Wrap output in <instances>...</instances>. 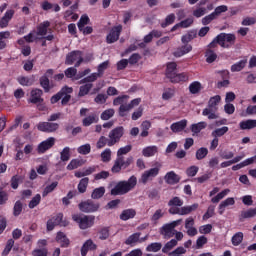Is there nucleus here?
<instances>
[{
  "label": "nucleus",
  "mask_w": 256,
  "mask_h": 256,
  "mask_svg": "<svg viewBox=\"0 0 256 256\" xmlns=\"http://www.w3.org/2000/svg\"><path fill=\"white\" fill-rule=\"evenodd\" d=\"M183 203V199L179 196H174L168 201V207H170L168 213H170V215H190V213L199 209V204L197 203L190 206H183Z\"/></svg>",
  "instance_id": "f257e3e1"
},
{
  "label": "nucleus",
  "mask_w": 256,
  "mask_h": 256,
  "mask_svg": "<svg viewBox=\"0 0 256 256\" xmlns=\"http://www.w3.org/2000/svg\"><path fill=\"white\" fill-rule=\"evenodd\" d=\"M137 186V177L131 176L128 180L119 181L110 191V195H127L129 191H133Z\"/></svg>",
  "instance_id": "f03ea898"
},
{
  "label": "nucleus",
  "mask_w": 256,
  "mask_h": 256,
  "mask_svg": "<svg viewBox=\"0 0 256 256\" xmlns=\"http://www.w3.org/2000/svg\"><path fill=\"white\" fill-rule=\"evenodd\" d=\"M219 103H221V96L216 95L209 99L208 106L202 111L203 117H208L210 121L219 119Z\"/></svg>",
  "instance_id": "7ed1b4c3"
},
{
  "label": "nucleus",
  "mask_w": 256,
  "mask_h": 256,
  "mask_svg": "<svg viewBox=\"0 0 256 256\" xmlns=\"http://www.w3.org/2000/svg\"><path fill=\"white\" fill-rule=\"evenodd\" d=\"M166 77L171 83H185L188 77L185 73L177 74V63L169 62L166 66Z\"/></svg>",
  "instance_id": "20e7f679"
},
{
  "label": "nucleus",
  "mask_w": 256,
  "mask_h": 256,
  "mask_svg": "<svg viewBox=\"0 0 256 256\" xmlns=\"http://www.w3.org/2000/svg\"><path fill=\"white\" fill-rule=\"evenodd\" d=\"M78 209L81 213H97L101 209V204L93 199H87L78 204Z\"/></svg>",
  "instance_id": "39448f33"
},
{
  "label": "nucleus",
  "mask_w": 256,
  "mask_h": 256,
  "mask_svg": "<svg viewBox=\"0 0 256 256\" xmlns=\"http://www.w3.org/2000/svg\"><path fill=\"white\" fill-rule=\"evenodd\" d=\"M133 163V156H129L125 160V156H117L114 165L111 168L113 173H121L122 169H127Z\"/></svg>",
  "instance_id": "423d86ee"
},
{
  "label": "nucleus",
  "mask_w": 256,
  "mask_h": 256,
  "mask_svg": "<svg viewBox=\"0 0 256 256\" xmlns=\"http://www.w3.org/2000/svg\"><path fill=\"white\" fill-rule=\"evenodd\" d=\"M123 135H125V128L123 126H118L112 129L108 135V147H113V145H117V143L121 141V137H123Z\"/></svg>",
  "instance_id": "0eeeda50"
},
{
  "label": "nucleus",
  "mask_w": 256,
  "mask_h": 256,
  "mask_svg": "<svg viewBox=\"0 0 256 256\" xmlns=\"http://www.w3.org/2000/svg\"><path fill=\"white\" fill-rule=\"evenodd\" d=\"M161 163L156 162L154 168H150L149 170L144 171L141 176V181L144 185H146L149 181H153L157 175H159V171H161Z\"/></svg>",
  "instance_id": "6e6552de"
},
{
  "label": "nucleus",
  "mask_w": 256,
  "mask_h": 256,
  "mask_svg": "<svg viewBox=\"0 0 256 256\" xmlns=\"http://www.w3.org/2000/svg\"><path fill=\"white\" fill-rule=\"evenodd\" d=\"M218 41L221 43V47L223 49H229L231 45H235L237 37L235 36V34L231 33H220L218 34Z\"/></svg>",
  "instance_id": "1a4fd4ad"
},
{
  "label": "nucleus",
  "mask_w": 256,
  "mask_h": 256,
  "mask_svg": "<svg viewBox=\"0 0 256 256\" xmlns=\"http://www.w3.org/2000/svg\"><path fill=\"white\" fill-rule=\"evenodd\" d=\"M55 71L53 69H48L46 73L40 77L39 83L40 87L44 89V93H49L51 89H53V85H51V81H49V77H53Z\"/></svg>",
  "instance_id": "9d476101"
},
{
  "label": "nucleus",
  "mask_w": 256,
  "mask_h": 256,
  "mask_svg": "<svg viewBox=\"0 0 256 256\" xmlns=\"http://www.w3.org/2000/svg\"><path fill=\"white\" fill-rule=\"evenodd\" d=\"M72 219L78 225H94L95 224V216L93 215L73 214Z\"/></svg>",
  "instance_id": "9b49d317"
},
{
  "label": "nucleus",
  "mask_w": 256,
  "mask_h": 256,
  "mask_svg": "<svg viewBox=\"0 0 256 256\" xmlns=\"http://www.w3.org/2000/svg\"><path fill=\"white\" fill-rule=\"evenodd\" d=\"M38 131H41L42 133H55L59 129V123L55 122H39L36 125Z\"/></svg>",
  "instance_id": "f8f14e48"
},
{
  "label": "nucleus",
  "mask_w": 256,
  "mask_h": 256,
  "mask_svg": "<svg viewBox=\"0 0 256 256\" xmlns=\"http://www.w3.org/2000/svg\"><path fill=\"white\" fill-rule=\"evenodd\" d=\"M121 31H123V26L121 24L113 26L110 29L109 34L106 36V42L108 44H111L116 43V41H119V37H121Z\"/></svg>",
  "instance_id": "ddd939ff"
},
{
  "label": "nucleus",
  "mask_w": 256,
  "mask_h": 256,
  "mask_svg": "<svg viewBox=\"0 0 256 256\" xmlns=\"http://www.w3.org/2000/svg\"><path fill=\"white\" fill-rule=\"evenodd\" d=\"M54 146H55V138L49 137L48 139L38 144L37 153L39 155H43V153H47V151H49V149H52V147Z\"/></svg>",
  "instance_id": "4468645a"
},
{
  "label": "nucleus",
  "mask_w": 256,
  "mask_h": 256,
  "mask_svg": "<svg viewBox=\"0 0 256 256\" xmlns=\"http://www.w3.org/2000/svg\"><path fill=\"white\" fill-rule=\"evenodd\" d=\"M28 101L33 105H37L38 103H43V101H45L43 99V90L39 88L32 89L30 92V99Z\"/></svg>",
  "instance_id": "2eb2a0df"
},
{
  "label": "nucleus",
  "mask_w": 256,
  "mask_h": 256,
  "mask_svg": "<svg viewBox=\"0 0 256 256\" xmlns=\"http://www.w3.org/2000/svg\"><path fill=\"white\" fill-rule=\"evenodd\" d=\"M68 93H73V88L69 86H64L58 93L51 97L50 103L52 105H55V103H59V101H61V99H63V97H65V95H67Z\"/></svg>",
  "instance_id": "dca6fc26"
},
{
  "label": "nucleus",
  "mask_w": 256,
  "mask_h": 256,
  "mask_svg": "<svg viewBox=\"0 0 256 256\" xmlns=\"http://www.w3.org/2000/svg\"><path fill=\"white\" fill-rule=\"evenodd\" d=\"M82 57H83V52L81 50L71 51L66 55L65 64L73 65V63H75V61H78Z\"/></svg>",
  "instance_id": "f3484780"
},
{
  "label": "nucleus",
  "mask_w": 256,
  "mask_h": 256,
  "mask_svg": "<svg viewBox=\"0 0 256 256\" xmlns=\"http://www.w3.org/2000/svg\"><path fill=\"white\" fill-rule=\"evenodd\" d=\"M175 227H177V225H164L160 228V233L163 235L164 239H171V237H175Z\"/></svg>",
  "instance_id": "a211bd4d"
},
{
  "label": "nucleus",
  "mask_w": 256,
  "mask_h": 256,
  "mask_svg": "<svg viewBox=\"0 0 256 256\" xmlns=\"http://www.w3.org/2000/svg\"><path fill=\"white\" fill-rule=\"evenodd\" d=\"M164 180L167 185H177L181 181V176L175 173V171H170L165 174Z\"/></svg>",
  "instance_id": "6ab92c4d"
},
{
  "label": "nucleus",
  "mask_w": 256,
  "mask_h": 256,
  "mask_svg": "<svg viewBox=\"0 0 256 256\" xmlns=\"http://www.w3.org/2000/svg\"><path fill=\"white\" fill-rule=\"evenodd\" d=\"M193 51V46L188 43H183V45L176 49L173 52L174 57H183V55H187V53H191Z\"/></svg>",
  "instance_id": "aec40b11"
},
{
  "label": "nucleus",
  "mask_w": 256,
  "mask_h": 256,
  "mask_svg": "<svg viewBox=\"0 0 256 256\" xmlns=\"http://www.w3.org/2000/svg\"><path fill=\"white\" fill-rule=\"evenodd\" d=\"M187 119H182L178 122H174L170 125V129L173 133H181L187 129Z\"/></svg>",
  "instance_id": "412c9836"
},
{
  "label": "nucleus",
  "mask_w": 256,
  "mask_h": 256,
  "mask_svg": "<svg viewBox=\"0 0 256 256\" xmlns=\"http://www.w3.org/2000/svg\"><path fill=\"white\" fill-rule=\"evenodd\" d=\"M50 27H51V22H49L48 20L40 23L36 28L37 29L36 35L40 37H45V35L49 33Z\"/></svg>",
  "instance_id": "4be33fe9"
},
{
  "label": "nucleus",
  "mask_w": 256,
  "mask_h": 256,
  "mask_svg": "<svg viewBox=\"0 0 256 256\" xmlns=\"http://www.w3.org/2000/svg\"><path fill=\"white\" fill-rule=\"evenodd\" d=\"M97 249V244L93 243V240L88 239L81 247V256H87L89 251H95Z\"/></svg>",
  "instance_id": "5701e85b"
},
{
  "label": "nucleus",
  "mask_w": 256,
  "mask_h": 256,
  "mask_svg": "<svg viewBox=\"0 0 256 256\" xmlns=\"http://www.w3.org/2000/svg\"><path fill=\"white\" fill-rule=\"evenodd\" d=\"M67 225V223L63 220V213H58L52 216L46 225Z\"/></svg>",
  "instance_id": "b1692460"
},
{
  "label": "nucleus",
  "mask_w": 256,
  "mask_h": 256,
  "mask_svg": "<svg viewBox=\"0 0 256 256\" xmlns=\"http://www.w3.org/2000/svg\"><path fill=\"white\" fill-rule=\"evenodd\" d=\"M239 127L242 131H247L256 128V120L248 119L239 123Z\"/></svg>",
  "instance_id": "393cba45"
},
{
  "label": "nucleus",
  "mask_w": 256,
  "mask_h": 256,
  "mask_svg": "<svg viewBox=\"0 0 256 256\" xmlns=\"http://www.w3.org/2000/svg\"><path fill=\"white\" fill-rule=\"evenodd\" d=\"M157 153H159V148L157 146H148L142 150L143 157H155Z\"/></svg>",
  "instance_id": "a878e982"
},
{
  "label": "nucleus",
  "mask_w": 256,
  "mask_h": 256,
  "mask_svg": "<svg viewBox=\"0 0 256 256\" xmlns=\"http://www.w3.org/2000/svg\"><path fill=\"white\" fill-rule=\"evenodd\" d=\"M84 163L85 162L82 159L74 158L67 165L66 169H67V171H73L75 169H79V167H83Z\"/></svg>",
  "instance_id": "bb28decb"
},
{
  "label": "nucleus",
  "mask_w": 256,
  "mask_h": 256,
  "mask_svg": "<svg viewBox=\"0 0 256 256\" xmlns=\"http://www.w3.org/2000/svg\"><path fill=\"white\" fill-rule=\"evenodd\" d=\"M57 243L60 244L61 247L67 248L69 247V238L63 232H58L56 236Z\"/></svg>",
  "instance_id": "cd10ccee"
},
{
  "label": "nucleus",
  "mask_w": 256,
  "mask_h": 256,
  "mask_svg": "<svg viewBox=\"0 0 256 256\" xmlns=\"http://www.w3.org/2000/svg\"><path fill=\"white\" fill-rule=\"evenodd\" d=\"M137 215V212L135 209H126L123 210L122 213L120 214V219L122 221H129V219H133Z\"/></svg>",
  "instance_id": "c85d7f7f"
},
{
  "label": "nucleus",
  "mask_w": 256,
  "mask_h": 256,
  "mask_svg": "<svg viewBox=\"0 0 256 256\" xmlns=\"http://www.w3.org/2000/svg\"><path fill=\"white\" fill-rule=\"evenodd\" d=\"M230 205H235V198L229 197L226 200L222 201L219 204V213L220 215H223L225 213V208L229 207Z\"/></svg>",
  "instance_id": "c756f323"
},
{
  "label": "nucleus",
  "mask_w": 256,
  "mask_h": 256,
  "mask_svg": "<svg viewBox=\"0 0 256 256\" xmlns=\"http://www.w3.org/2000/svg\"><path fill=\"white\" fill-rule=\"evenodd\" d=\"M193 39H197V30H190L188 31L187 34L183 35L181 37V41L182 43H191V41H193Z\"/></svg>",
  "instance_id": "7c9ffc66"
},
{
  "label": "nucleus",
  "mask_w": 256,
  "mask_h": 256,
  "mask_svg": "<svg viewBox=\"0 0 256 256\" xmlns=\"http://www.w3.org/2000/svg\"><path fill=\"white\" fill-rule=\"evenodd\" d=\"M11 37V32L9 31H2L0 32V51L7 47V39Z\"/></svg>",
  "instance_id": "2f4dec72"
},
{
  "label": "nucleus",
  "mask_w": 256,
  "mask_h": 256,
  "mask_svg": "<svg viewBox=\"0 0 256 256\" xmlns=\"http://www.w3.org/2000/svg\"><path fill=\"white\" fill-rule=\"evenodd\" d=\"M141 237V233L136 232L132 235H130L126 241H125V245H130V247H135L136 243H139V239Z\"/></svg>",
  "instance_id": "473e14b6"
},
{
  "label": "nucleus",
  "mask_w": 256,
  "mask_h": 256,
  "mask_svg": "<svg viewBox=\"0 0 256 256\" xmlns=\"http://www.w3.org/2000/svg\"><path fill=\"white\" fill-rule=\"evenodd\" d=\"M87 187H89V177H84L82 178L77 186L78 193H86L87 192Z\"/></svg>",
  "instance_id": "72a5a7b5"
},
{
  "label": "nucleus",
  "mask_w": 256,
  "mask_h": 256,
  "mask_svg": "<svg viewBox=\"0 0 256 256\" xmlns=\"http://www.w3.org/2000/svg\"><path fill=\"white\" fill-rule=\"evenodd\" d=\"M246 66H247V59L240 60L231 66V72L237 73L239 71H243V69H245Z\"/></svg>",
  "instance_id": "f704fd0d"
},
{
  "label": "nucleus",
  "mask_w": 256,
  "mask_h": 256,
  "mask_svg": "<svg viewBox=\"0 0 256 256\" xmlns=\"http://www.w3.org/2000/svg\"><path fill=\"white\" fill-rule=\"evenodd\" d=\"M43 11H50V9H54L55 13H59L61 11V6L59 4H51L49 1H44L42 3Z\"/></svg>",
  "instance_id": "c9c22d12"
},
{
  "label": "nucleus",
  "mask_w": 256,
  "mask_h": 256,
  "mask_svg": "<svg viewBox=\"0 0 256 256\" xmlns=\"http://www.w3.org/2000/svg\"><path fill=\"white\" fill-rule=\"evenodd\" d=\"M93 89V83H87L79 88L78 97H85V95H89V91Z\"/></svg>",
  "instance_id": "e433bc0d"
},
{
  "label": "nucleus",
  "mask_w": 256,
  "mask_h": 256,
  "mask_svg": "<svg viewBox=\"0 0 256 256\" xmlns=\"http://www.w3.org/2000/svg\"><path fill=\"white\" fill-rule=\"evenodd\" d=\"M206 127H207L206 122H199V123H196V124H192L190 126V130L192 131V133L197 135L198 133H201V131H203V129H205Z\"/></svg>",
  "instance_id": "4c0bfd02"
},
{
  "label": "nucleus",
  "mask_w": 256,
  "mask_h": 256,
  "mask_svg": "<svg viewBox=\"0 0 256 256\" xmlns=\"http://www.w3.org/2000/svg\"><path fill=\"white\" fill-rule=\"evenodd\" d=\"M175 97V87L165 88L162 93L163 101H169V99H173Z\"/></svg>",
  "instance_id": "58836bf2"
},
{
  "label": "nucleus",
  "mask_w": 256,
  "mask_h": 256,
  "mask_svg": "<svg viewBox=\"0 0 256 256\" xmlns=\"http://www.w3.org/2000/svg\"><path fill=\"white\" fill-rule=\"evenodd\" d=\"M71 159V148L68 146L64 147L63 150L60 152V160L63 163H67Z\"/></svg>",
  "instance_id": "ea45409f"
},
{
  "label": "nucleus",
  "mask_w": 256,
  "mask_h": 256,
  "mask_svg": "<svg viewBox=\"0 0 256 256\" xmlns=\"http://www.w3.org/2000/svg\"><path fill=\"white\" fill-rule=\"evenodd\" d=\"M202 89L201 82L194 81L189 85V92L191 95H197V93H200Z\"/></svg>",
  "instance_id": "a19ab883"
},
{
  "label": "nucleus",
  "mask_w": 256,
  "mask_h": 256,
  "mask_svg": "<svg viewBox=\"0 0 256 256\" xmlns=\"http://www.w3.org/2000/svg\"><path fill=\"white\" fill-rule=\"evenodd\" d=\"M58 185H59V182L57 181H54L51 184L47 185L42 192V197H47L49 193H53V191L57 189Z\"/></svg>",
  "instance_id": "79ce46f5"
},
{
  "label": "nucleus",
  "mask_w": 256,
  "mask_h": 256,
  "mask_svg": "<svg viewBox=\"0 0 256 256\" xmlns=\"http://www.w3.org/2000/svg\"><path fill=\"white\" fill-rule=\"evenodd\" d=\"M17 81L19 85H22L23 87H31V85H33V78L27 76H20L17 78Z\"/></svg>",
  "instance_id": "37998d69"
},
{
  "label": "nucleus",
  "mask_w": 256,
  "mask_h": 256,
  "mask_svg": "<svg viewBox=\"0 0 256 256\" xmlns=\"http://www.w3.org/2000/svg\"><path fill=\"white\" fill-rule=\"evenodd\" d=\"M103 195H105V187L100 186L92 191L91 199H101Z\"/></svg>",
  "instance_id": "c03bdc74"
},
{
  "label": "nucleus",
  "mask_w": 256,
  "mask_h": 256,
  "mask_svg": "<svg viewBox=\"0 0 256 256\" xmlns=\"http://www.w3.org/2000/svg\"><path fill=\"white\" fill-rule=\"evenodd\" d=\"M256 215V208H250L240 213V219H251Z\"/></svg>",
  "instance_id": "a18cd8bd"
},
{
  "label": "nucleus",
  "mask_w": 256,
  "mask_h": 256,
  "mask_svg": "<svg viewBox=\"0 0 256 256\" xmlns=\"http://www.w3.org/2000/svg\"><path fill=\"white\" fill-rule=\"evenodd\" d=\"M207 155H209V149H207L206 147H201L196 151L197 161H203V159H205Z\"/></svg>",
  "instance_id": "49530a36"
},
{
  "label": "nucleus",
  "mask_w": 256,
  "mask_h": 256,
  "mask_svg": "<svg viewBox=\"0 0 256 256\" xmlns=\"http://www.w3.org/2000/svg\"><path fill=\"white\" fill-rule=\"evenodd\" d=\"M231 193V190L229 189H224L223 191L219 192L215 197L211 199L212 203H219L221 199H224V197H227Z\"/></svg>",
  "instance_id": "de8ad7c7"
},
{
  "label": "nucleus",
  "mask_w": 256,
  "mask_h": 256,
  "mask_svg": "<svg viewBox=\"0 0 256 256\" xmlns=\"http://www.w3.org/2000/svg\"><path fill=\"white\" fill-rule=\"evenodd\" d=\"M23 213V202L21 200H17L13 207V215L14 217H19Z\"/></svg>",
  "instance_id": "09e8293b"
},
{
  "label": "nucleus",
  "mask_w": 256,
  "mask_h": 256,
  "mask_svg": "<svg viewBox=\"0 0 256 256\" xmlns=\"http://www.w3.org/2000/svg\"><path fill=\"white\" fill-rule=\"evenodd\" d=\"M228 131H229V127L227 126L217 128L214 131H212V137H215L216 139H218V137H223V135H225V133H227Z\"/></svg>",
  "instance_id": "8fccbe9b"
},
{
  "label": "nucleus",
  "mask_w": 256,
  "mask_h": 256,
  "mask_svg": "<svg viewBox=\"0 0 256 256\" xmlns=\"http://www.w3.org/2000/svg\"><path fill=\"white\" fill-rule=\"evenodd\" d=\"M99 119L95 115H90L83 119L82 125L84 127H89L90 125H93V123H97Z\"/></svg>",
  "instance_id": "3c124183"
},
{
  "label": "nucleus",
  "mask_w": 256,
  "mask_h": 256,
  "mask_svg": "<svg viewBox=\"0 0 256 256\" xmlns=\"http://www.w3.org/2000/svg\"><path fill=\"white\" fill-rule=\"evenodd\" d=\"M205 57L207 63H215L217 61V53L211 49L206 50Z\"/></svg>",
  "instance_id": "603ef678"
},
{
  "label": "nucleus",
  "mask_w": 256,
  "mask_h": 256,
  "mask_svg": "<svg viewBox=\"0 0 256 256\" xmlns=\"http://www.w3.org/2000/svg\"><path fill=\"white\" fill-rule=\"evenodd\" d=\"M89 21L90 19L89 16H87V14L82 15L77 23L79 31H83L85 25H89Z\"/></svg>",
  "instance_id": "864d4df0"
},
{
  "label": "nucleus",
  "mask_w": 256,
  "mask_h": 256,
  "mask_svg": "<svg viewBox=\"0 0 256 256\" xmlns=\"http://www.w3.org/2000/svg\"><path fill=\"white\" fill-rule=\"evenodd\" d=\"M175 23V15L173 13L166 16L165 21L161 23L162 29L169 27V25H173Z\"/></svg>",
  "instance_id": "5fc2aeb1"
},
{
  "label": "nucleus",
  "mask_w": 256,
  "mask_h": 256,
  "mask_svg": "<svg viewBox=\"0 0 256 256\" xmlns=\"http://www.w3.org/2000/svg\"><path fill=\"white\" fill-rule=\"evenodd\" d=\"M241 243H243V233L238 232L232 237V245H234V247H238Z\"/></svg>",
  "instance_id": "6e6d98bb"
},
{
  "label": "nucleus",
  "mask_w": 256,
  "mask_h": 256,
  "mask_svg": "<svg viewBox=\"0 0 256 256\" xmlns=\"http://www.w3.org/2000/svg\"><path fill=\"white\" fill-rule=\"evenodd\" d=\"M101 161L103 163H109V161H111V149L106 148L101 154Z\"/></svg>",
  "instance_id": "4d7b16f0"
},
{
  "label": "nucleus",
  "mask_w": 256,
  "mask_h": 256,
  "mask_svg": "<svg viewBox=\"0 0 256 256\" xmlns=\"http://www.w3.org/2000/svg\"><path fill=\"white\" fill-rule=\"evenodd\" d=\"M41 203V194H36L28 204L29 209H35Z\"/></svg>",
  "instance_id": "13d9d810"
},
{
  "label": "nucleus",
  "mask_w": 256,
  "mask_h": 256,
  "mask_svg": "<svg viewBox=\"0 0 256 256\" xmlns=\"http://www.w3.org/2000/svg\"><path fill=\"white\" fill-rule=\"evenodd\" d=\"M80 155H89L91 153V144H84L78 147L77 149Z\"/></svg>",
  "instance_id": "bf43d9fd"
},
{
  "label": "nucleus",
  "mask_w": 256,
  "mask_h": 256,
  "mask_svg": "<svg viewBox=\"0 0 256 256\" xmlns=\"http://www.w3.org/2000/svg\"><path fill=\"white\" fill-rule=\"evenodd\" d=\"M176 245H177V240L176 239L170 240L162 248V253H169V251H171V249H173V247H176Z\"/></svg>",
  "instance_id": "052dcab7"
},
{
  "label": "nucleus",
  "mask_w": 256,
  "mask_h": 256,
  "mask_svg": "<svg viewBox=\"0 0 256 256\" xmlns=\"http://www.w3.org/2000/svg\"><path fill=\"white\" fill-rule=\"evenodd\" d=\"M108 68H109V61L102 62L101 64L98 65L97 74L100 77H103V74L105 73V71H107Z\"/></svg>",
  "instance_id": "680f3d73"
},
{
  "label": "nucleus",
  "mask_w": 256,
  "mask_h": 256,
  "mask_svg": "<svg viewBox=\"0 0 256 256\" xmlns=\"http://www.w3.org/2000/svg\"><path fill=\"white\" fill-rule=\"evenodd\" d=\"M114 115H115V110L107 109L104 112H102L100 118L102 119V121H109V119H111V117H113Z\"/></svg>",
  "instance_id": "e2e57ef3"
},
{
  "label": "nucleus",
  "mask_w": 256,
  "mask_h": 256,
  "mask_svg": "<svg viewBox=\"0 0 256 256\" xmlns=\"http://www.w3.org/2000/svg\"><path fill=\"white\" fill-rule=\"evenodd\" d=\"M161 247H162L161 243L154 242L147 246L146 251L157 253V251H161Z\"/></svg>",
  "instance_id": "0e129e2a"
},
{
  "label": "nucleus",
  "mask_w": 256,
  "mask_h": 256,
  "mask_svg": "<svg viewBox=\"0 0 256 256\" xmlns=\"http://www.w3.org/2000/svg\"><path fill=\"white\" fill-rule=\"evenodd\" d=\"M131 149H133V146H131L130 144L119 148L117 151V157H123V155H127V153H131Z\"/></svg>",
  "instance_id": "69168bd1"
},
{
  "label": "nucleus",
  "mask_w": 256,
  "mask_h": 256,
  "mask_svg": "<svg viewBox=\"0 0 256 256\" xmlns=\"http://www.w3.org/2000/svg\"><path fill=\"white\" fill-rule=\"evenodd\" d=\"M199 173V167L198 166H190L186 169V175L187 177H195Z\"/></svg>",
  "instance_id": "338daca9"
},
{
  "label": "nucleus",
  "mask_w": 256,
  "mask_h": 256,
  "mask_svg": "<svg viewBox=\"0 0 256 256\" xmlns=\"http://www.w3.org/2000/svg\"><path fill=\"white\" fill-rule=\"evenodd\" d=\"M105 145L109 146V138H107L105 136H101L96 143V147H97V149H103V147H105Z\"/></svg>",
  "instance_id": "774afa93"
}]
</instances>
